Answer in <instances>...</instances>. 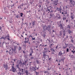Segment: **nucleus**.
<instances>
[{
    "label": "nucleus",
    "mask_w": 75,
    "mask_h": 75,
    "mask_svg": "<svg viewBox=\"0 0 75 75\" xmlns=\"http://www.w3.org/2000/svg\"><path fill=\"white\" fill-rule=\"evenodd\" d=\"M42 28L43 30L42 32H45V31H47L48 29V25L47 26L46 25H44L42 26Z\"/></svg>",
    "instance_id": "1"
},
{
    "label": "nucleus",
    "mask_w": 75,
    "mask_h": 75,
    "mask_svg": "<svg viewBox=\"0 0 75 75\" xmlns=\"http://www.w3.org/2000/svg\"><path fill=\"white\" fill-rule=\"evenodd\" d=\"M11 50H12V52H11V54H16V47L15 46L14 49L12 47L11 48Z\"/></svg>",
    "instance_id": "2"
},
{
    "label": "nucleus",
    "mask_w": 75,
    "mask_h": 75,
    "mask_svg": "<svg viewBox=\"0 0 75 75\" xmlns=\"http://www.w3.org/2000/svg\"><path fill=\"white\" fill-rule=\"evenodd\" d=\"M54 3H53V6H57V4H58V1H59V0H57V1H53Z\"/></svg>",
    "instance_id": "3"
},
{
    "label": "nucleus",
    "mask_w": 75,
    "mask_h": 75,
    "mask_svg": "<svg viewBox=\"0 0 75 75\" xmlns=\"http://www.w3.org/2000/svg\"><path fill=\"white\" fill-rule=\"evenodd\" d=\"M48 29H47V31L49 33V34H51V25H48Z\"/></svg>",
    "instance_id": "4"
},
{
    "label": "nucleus",
    "mask_w": 75,
    "mask_h": 75,
    "mask_svg": "<svg viewBox=\"0 0 75 75\" xmlns=\"http://www.w3.org/2000/svg\"><path fill=\"white\" fill-rule=\"evenodd\" d=\"M36 68H37V66H35V67H32L31 68L30 67V69L31 70H32V71H36V70H37Z\"/></svg>",
    "instance_id": "5"
},
{
    "label": "nucleus",
    "mask_w": 75,
    "mask_h": 75,
    "mask_svg": "<svg viewBox=\"0 0 75 75\" xmlns=\"http://www.w3.org/2000/svg\"><path fill=\"white\" fill-rule=\"evenodd\" d=\"M25 41H24V43H28V41H29V38H28V37L25 38Z\"/></svg>",
    "instance_id": "6"
},
{
    "label": "nucleus",
    "mask_w": 75,
    "mask_h": 75,
    "mask_svg": "<svg viewBox=\"0 0 75 75\" xmlns=\"http://www.w3.org/2000/svg\"><path fill=\"white\" fill-rule=\"evenodd\" d=\"M69 1H70V3H71V4L74 6V5L75 4V2L74 1L71 0H69Z\"/></svg>",
    "instance_id": "7"
},
{
    "label": "nucleus",
    "mask_w": 75,
    "mask_h": 75,
    "mask_svg": "<svg viewBox=\"0 0 75 75\" xmlns=\"http://www.w3.org/2000/svg\"><path fill=\"white\" fill-rule=\"evenodd\" d=\"M4 68H5L6 70H7V68H8V65H7V64H3Z\"/></svg>",
    "instance_id": "8"
},
{
    "label": "nucleus",
    "mask_w": 75,
    "mask_h": 75,
    "mask_svg": "<svg viewBox=\"0 0 75 75\" xmlns=\"http://www.w3.org/2000/svg\"><path fill=\"white\" fill-rule=\"evenodd\" d=\"M7 37H8V35L6 36L5 37H4V36H3L1 37V39H4V40H6L7 39Z\"/></svg>",
    "instance_id": "9"
},
{
    "label": "nucleus",
    "mask_w": 75,
    "mask_h": 75,
    "mask_svg": "<svg viewBox=\"0 0 75 75\" xmlns=\"http://www.w3.org/2000/svg\"><path fill=\"white\" fill-rule=\"evenodd\" d=\"M35 23H36V21H32V24L33 27H34V26L35 25Z\"/></svg>",
    "instance_id": "10"
},
{
    "label": "nucleus",
    "mask_w": 75,
    "mask_h": 75,
    "mask_svg": "<svg viewBox=\"0 0 75 75\" xmlns=\"http://www.w3.org/2000/svg\"><path fill=\"white\" fill-rule=\"evenodd\" d=\"M38 7L40 9V11H42L43 10V8L42 7H41V6L40 5H39L38 6Z\"/></svg>",
    "instance_id": "11"
},
{
    "label": "nucleus",
    "mask_w": 75,
    "mask_h": 75,
    "mask_svg": "<svg viewBox=\"0 0 75 75\" xmlns=\"http://www.w3.org/2000/svg\"><path fill=\"white\" fill-rule=\"evenodd\" d=\"M59 25V27H60V28H61V29H63L64 28L62 26V23L61 24H58Z\"/></svg>",
    "instance_id": "12"
},
{
    "label": "nucleus",
    "mask_w": 75,
    "mask_h": 75,
    "mask_svg": "<svg viewBox=\"0 0 75 75\" xmlns=\"http://www.w3.org/2000/svg\"><path fill=\"white\" fill-rule=\"evenodd\" d=\"M11 69L12 70V72H14L16 71V68L14 67V66H12L11 68Z\"/></svg>",
    "instance_id": "13"
},
{
    "label": "nucleus",
    "mask_w": 75,
    "mask_h": 75,
    "mask_svg": "<svg viewBox=\"0 0 75 75\" xmlns=\"http://www.w3.org/2000/svg\"><path fill=\"white\" fill-rule=\"evenodd\" d=\"M47 8H48L50 10H52V8H53V6H50L48 7H47Z\"/></svg>",
    "instance_id": "14"
},
{
    "label": "nucleus",
    "mask_w": 75,
    "mask_h": 75,
    "mask_svg": "<svg viewBox=\"0 0 75 75\" xmlns=\"http://www.w3.org/2000/svg\"><path fill=\"white\" fill-rule=\"evenodd\" d=\"M65 58L64 57H62V58L61 59V61L64 63V60H65Z\"/></svg>",
    "instance_id": "15"
},
{
    "label": "nucleus",
    "mask_w": 75,
    "mask_h": 75,
    "mask_svg": "<svg viewBox=\"0 0 75 75\" xmlns=\"http://www.w3.org/2000/svg\"><path fill=\"white\" fill-rule=\"evenodd\" d=\"M45 34H46V32H44L43 33V34L42 35V34H41V35L43 36L44 38H45V36H46V35H45Z\"/></svg>",
    "instance_id": "16"
},
{
    "label": "nucleus",
    "mask_w": 75,
    "mask_h": 75,
    "mask_svg": "<svg viewBox=\"0 0 75 75\" xmlns=\"http://www.w3.org/2000/svg\"><path fill=\"white\" fill-rule=\"evenodd\" d=\"M44 51L45 52H43V58H45V57H46V54L45 53V51Z\"/></svg>",
    "instance_id": "17"
},
{
    "label": "nucleus",
    "mask_w": 75,
    "mask_h": 75,
    "mask_svg": "<svg viewBox=\"0 0 75 75\" xmlns=\"http://www.w3.org/2000/svg\"><path fill=\"white\" fill-rule=\"evenodd\" d=\"M58 55L59 56H61V55H62V52H61V51H60V52H59Z\"/></svg>",
    "instance_id": "18"
},
{
    "label": "nucleus",
    "mask_w": 75,
    "mask_h": 75,
    "mask_svg": "<svg viewBox=\"0 0 75 75\" xmlns=\"http://www.w3.org/2000/svg\"><path fill=\"white\" fill-rule=\"evenodd\" d=\"M69 56L70 57V58H72L73 59L74 58V56L73 55H69Z\"/></svg>",
    "instance_id": "19"
},
{
    "label": "nucleus",
    "mask_w": 75,
    "mask_h": 75,
    "mask_svg": "<svg viewBox=\"0 0 75 75\" xmlns=\"http://www.w3.org/2000/svg\"><path fill=\"white\" fill-rule=\"evenodd\" d=\"M50 50L52 52H55V50L53 48H51Z\"/></svg>",
    "instance_id": "20"
},
{
    "label": "nucleus",
    "mask_w": 75,
    "mask_h": 75,
    "mask_svg": "<svg viewBox=\"0 0 75 75\" xmlns=\"http://www.w3.org/2000/svg\"><path fill=\"white\" fill-rule=\"evenodd\" d=\"M16 17L17 18H20V14H18V15H16Z\"/></svg>",
    "instance_id": "21"
},
{
    "label": "nucleus",
    "mask_w": 75,
    "mask_h": 75,
    "mask_svg": "<svg viewBox=\"0 0 75 75\" xmlns=\"http://www.w3.org/2000/svg\"><path fill=\"white\" fill-rule=\"evenodd\" d=\"M53 15H54V14H53L52 13H50V16L51 17H52Z\"/></svg>",
    "instance_id": "22"
},
{
    "label": "nucleus",
    "mask_w": 75,
    "mask_h": 75,
    "mask_svg": "<svg viewBox=\"0 0 75 75\" xmlns=\"http://www.w3.org/2000/svg\"><path fill=\"white\" fill-rule=\"evenodd\" d=\"M33 48H30V53H33V52H33Z\"/></svg>",
    "instance_id": "23"
},
{
    "label": "nucleus",
    "mask_w": 75,
    "mask_h": 75,
    "mask_svg": "<svg viewBox=\"0 0 75 75\" xmlns=\"http://www.w3.org/2000/svg\"><path fill=\"white\" fill-rule=\"evenodd\" d=\"M47 10H46V11L47 12H48V11H49V12H50V11H51L50 9L48 8L47 7Z\"/></svg>",
    "instance_id": "24"
},
{
    "label": "nucleus",
    "mask_w": 75,
    "mask_h": 75,
    "mask_svg": "<svg viewBox=\"0 0 75 75\" xmlns=\"http://www.w3.org/2000/svg\"><path fill=\"white\" fill-rule=\"evenodd\" d=\"M47 75H50V73H49V72L48 71H44L45 74H47Z\"/></svg>",
    "instance_id": "25"
},
{
    "label": "nucleus",
    "mask_w": 75,
    "mask_h": 75,
    "mask_svg": "<svg viewBox=\"0 0 75 75\" xmlns=\"http://www.w3.org/2000/svg\"><path fill=\"white\" fill-rule=\"evenodd\" d=\"M59 35L61 37L62 36V32L61 31L59 32Z\"/></svg>",
    "instance_id": "26"
},
{
    "label": "nucleus",
    "mask_w": 75,
    "mask_h": 75,
    "mask_svg": "<svg viewBox=\"0 0 75 75\" xmlns=\"http://www.w3.org/2000/svg\"><path fill=\"white\" fill-rule=\"evenodd\" d=\"M8 38H7V40H8V41H10V36L8 34Z\"/></svg>",
    "instance_id": "27"
},
{
    "label": "nucleus",
    "mask_w": 75,
    "mask_h": 75,
    "mask_svg": "<svg viewBox=\"0 0 75 75\" xmlns=\"http://www.w3.org/2000/svg\"><path fill=\"white\" fill-rule=\"evenodd\" d=\"M18 51H20V50H22V48H21V47L20 46H19L18 47Z\"/></svg>",
    "instance_id": "28"
},
{
    "label": "nucleus",
    "mask_w": 75,
    "mask_h": 75,
    "mask_svg": "<svg viewBox=\"0 0 75 75\" xmlns=\"http://www.w3.org/2000/svg\"><path fill=\"white\" fill-rule=\"evenodd\" d=\"M62 8H61V6H60V8H59V10H58V11H61V10H62Z\"/></svg>",
    "instance_id": "29"
},
{
    "label": "nucleus",
    "mask_w": 75,
    "mask_h": 75,
    "mask_svg": "<svg viewBox=\"0 0 75 75\" xmlns=\"http://www.w3.org/2000/svg\"><path fill=\"white\" fill-rule=\"evenodd\" d=\"M18 9H20V8L21 9V10L22 9V8H22V7H21V6L20 5H19V6L18 7Z\"/></svg>",
    "instance_id": "30"
},
{
    "label": "nucleus",
    "mask_w": 75,
    "mask_h": 75,
    "mask_svg": "<svg viewBox=\"0 0 75 75\" xmlns=\"http://www.w3.org/2000/svg\"><path fill=\"white\" fill-rule=\"evenodd\" d=\"M19 65H20L18 64H17L16 65V67L18 69L20 68V67H19Z\"/></svg>",
    "instance_id": "31"
},
{
    "label": "nucleus",
    "mask_w": 75,
    "mask_h": 75,
    "mask_svg": "<svg viewBox=\"0 0 75 75\" xmlns=\"http://www.w3.org/2000/svg\"><path fill=\"white\" fill-rule=\"evenodd\" d=\"M68 32L69 33V34H71L72 33L71 31L69 30H68Z\"/></svg>",
    "instance_id": "32"
},
{
    "label": "nucleus",
    "mask_w": 75,
    "mask_h": 75,
    "mask_svg": "<svg viewBox=\"0 0 75 75\" xmlns=\"http://www.w3.org/2000/svg\"><path fill=\"white\" fill-rule=\"evenodd\" d=\"M20 17H23V15H24V14H23V13H20Z\"/></svg>",
    "instance_id": "33"
},
{
    "label": "nucleus",
    "mask_w": 75,
    "mask_h": 75,
    "mask_svg": "<svg viewBox=\"0 0 75 75\" xmlns=\"http://www.w3.org/2000/svg\"><path fill=\"white\" fill-rule=\"evenodd\" d=\"M35 72L36 75H39V72H37L36 70L35 71Z\"/></svg>",
    "instance_id": "34"
},
{
    "label": "nucleus",
    "mask_w": 75,
    "mask_h": 75,
    "mask_svg": "<svg viewBox=\"0 0 75 75\" xmlns=\"http://www.w3.org/2000/svg\"><path fill=\"white\" fill-rule=\"evenodd\" d=\"M18 64H19V65L20 64H21V65H22V62H21V61H20V62H19Z\"/></svg>",
    "instance_id": "35"
},
{
    "label": "nucleus",
    "mask_w": 75,
    "mask_h": 75,
    "mask_svg": "<svg viewBox=\"0 0 75 75\" xmlns=\"http://www.w3.org/2000/svg\"><path fill=\"white\" fill-rule=\"evenodd\" d=\"M32 38V40L33 41H34V40L35 41L36 40H35V38H33V37Z\"/></svg>",
    "instance_id": "36"
},
{
    "label": "nucleus",
    "mask_w": 75,
    "mask_h": 75,
    "mask_svg": "<svg viewBox=\"0 0 75 75\" xmlns=\"http://www.w3.org/2000/svg\"><path fill=\"white\" fill-rule=\"evenodd\" d=\"M20 6H21H21H22V7H23V6H24V4H23V3H22V4H21V5H20Z\"/></svg>",
    "instance_id": "37"
},
{
    "label": "nucleus",
    "mask_w": 75,
    "mask_h": 75,
    "mask_svg": "<svg viewBox=\"0 0 75 75\" xmlns=\"http://www.w3.org/2000/svg\"><path fill=\"white\" fill-rule=\"evenodd\" d=\"M71 19H72V20H74V18L73 17V16L71 15Z\"/></svg>",
    "instance_id": "38"
},
{
    "label": "nucleus",
    "mask_w": 75,
    "mask_h": 75,
    "mask_svg": "<svg viewBox=\"0 0 75 75\" xmlns=\"http://www.w3.org/2000/svg\"><path fill=\"white\" fill-rule=\"evenodd\" d=\"M53 11H53V10H52H52H51V11L50 12V13H52V12H53Z\"/></svg>",
    "instance_id": "39"
},
{
    "label": "nucleus",
    "mask_w": 75,
    "mask_h": 75,
    "mask_svg": "<svg viewBox=\"0 0 75 75\" xmlns=\"http://www.w3.org/2000/svg\"><path fill=\"white\" fill-rule=\"evenodd\" d=\"M71 52H73V54H75V51L71 50Z\"/></svg>",
    "instance_id": "40"
},
{
    "label": "nucleus",
    "mask_w": 75,
    "mask_h": 75,
    "mask_svg": "<svg viewBox=\"0 0 75 75\" xmlns=\"http://www.w3.org/2000/svg\"><path fill=\"white\" fill-rule=\"evenodd\" d=\"M36 62H37V63L38 64H39V63H40V62H39V61H38V60H36Z\"/></svg>",
    "instance_id": "41"
},
{
    "label": "nucleus",
    "mask_w": 75,
    "mask_h": 75,
    "mask_svg": "<svg viewBox=\"0 0 75 75\" xmlns=\"http://www.w3.org/2000/svg\"><path fill=\"white\" fill-rule=\"evenodd\" d=\"M23 64V65H25V63L24 62H23V63H22V65Z\"/></svg>",
    "instance_id": "42"
},
{
    "label": "nucleus",
    "mask_w": 75,
    "mask_h": 75,
    "mask_svg": "<svg viewBox=\"0 0 75 75\" xmlns=\"http://www.w3.org/2000/svg\"><path fill=\"white\" fill-rule=\"evenodd\" d=\"M9 21L10 23H12V20H10Z\"/></svg>",
    "instance_id": "43"
},
{
    "label": "nucleus",
    "mask_w": 75,
    "mask_h": 75,
    "mask_svg": "<svg viewBox=\"0 0 75 75\" xmlns=\"http://www.w3.org/2000/svg\"><path fill=\"white\" fill-rule=\"evenodd\" d=\"M39 3L41 4V5H42V2L41 1H39Z\"/></svg>",
    "instance_id": "44"
},
{
    "label": "nucleus",
    "mask_w": 75,
    "mask_h": 75,
    "mask_svg": "<svg viewBox=\"0 0 75 75\" xmlns=\"http://www.w3.org/2000/svg\"><path fill=\"white\" fill-rule=\"evenodd\" d=\"M19 69V72H20L21 71V69H20V68H19L18 69Z\"/></svg>",
    "instance_id": "45"
},
{
    "label": "nucleus",
    "mask_w": 75,
    "mask_h": 75,
    "mask_svg": "<svg viewBox=\"0 0 75 75\" xmlns=\"http://www.w3.org/2000/svg\"><path fill=\"white\" fill-rule=\"evenodd\" d=\"M28 56V55H25V58H28V57L27 56Z\"/></svg>",
    "instance_id": "46"
},
{
    "label": "nucleus",
    "mask_w": 75,
    "mask_h": 75,
    "mask_svg": "<svg viewBox=\"0 0 75 75\" xmlns=\"http://www.w3.org/2000/svg\"><path fill=\"white\" fill-rule=\"evenodd\" d=\"M66 51H67V52H69V49L68 48L67 49Z\"/></svg>",
    "instance_id": "47"
},
{
    "label": "nucleus",
    "mask_w": 75,
    "mask_h": 75,
    "mask_svg": "<svg viewBox=\"0 0 75 75\" xmlns=\"http://www.w3.org/2000/svg\"><path fill=\"white\" fill-rule=\"evenodd\" d=\"M67 28H71V27H70V26H69V25H67Z\"/></svg>",
    "instance_id": "48"
},
{
    "label": "nucleus",
    "mask_w": 75,
    "mask_h": 75,
    "mask_svg": "<svg viewBox=\"0 0 75 75\" xmlns=\"http://www.w3.org/2000/svg\"><path fill=\"white\" fill-rule=\"evenodd\" d=\"M24 63H25V65L26 64V63H27V60H25V62H24Z\"/></svg>",
    "instance_id": "49"
},
{
    "label": "nucleus",
    "mask_w": 75,
    "mask_h": 75,
    "mask_svg": "<svg viewBox=\"0 0 75 75\" xmlns=\"http://www.w3.org/2000/svg\"><path fill=\"white\" fill-rule=\"evenodd\" d=\"M25 72L26 73V74H28V71L27 70H26Z\"/></svg>",
    "instance_id": "50"
},
{
    "label": "nucleus",
    "mask_w": 75,
    "mask_h": 75,
    "mask_svg": "<svg viewBox=\"0 0 75 75\" xmlns=\"http://www.w3.org/2000/svg\"><path fill=\"white\" fill-rule=\"evenodd\" d=\"M46 2H47L48 3H50V1H49L47 0L46 1Z\"/></svg>",
    "instance_id": "51"
},
{
    "label": "nucleus",
    "mask_w": 75,
    "mask_h": 75,
    "mask_svg": "<svg viewBox=\"0 0 75 75\" xmlns=\"http://www.w3.org/2000/svg\"><path fill=\"white\" fill-rule=\"evenodd\" d=\"M36 42H37V43H36L35 45H38L37 44H38V42L39 44V42L37 41Z\"/></svg>",
    "instance_id": "52"
},
{
    "label": "nucleus",
    "mask_w": 75,
    "mask_h": 75,
    "mask_svg": "<svg viewBox=\"0 0 75 75\" xmlns=\"http://www.w3.org/2000/svg\"><path fill=\"white\" fill-rule=\"evenodd\" d=\"M30 59H34V57H30Z\"/></svg>",
    "instance_id": "53"
},
{
    "label": "nucleus",
    "mask_w": 75,
    "mask_h": 75,
    "mask_svg": "<svg viewBox=\"0 0 75 75\" xmlns=\"http://www.w3.org/2000/svg\"><path fill=\"white\" fill-rule=\"evenodd\" d=\"M66 74L67 75H69V74H68V71H66Z\"/></svg>",
    "instance_id": "54"
},
{
    "label": "nucleus",
    "mask_w": 75,
    "mask_h": 75,
    "mask_svg": "<svg viewBox=\"0 0 75 75\" xmlns=\"http://www.w3.org/2000/svg\"><path fill=\"white\" fill-rule=\"evenodd\" d=\"M67 48V46H63V48L64 49H65Z\"/></svg>",
    "instance_id": "55"
},
{
    "label": "nucleus",
    "mask_w": 75,
    "mask_h": 75,
    "mask_svg": "<svg viewBox=\"0 0 75 75\" xmlns=\"http://www.w3.org/2000/svg\"><path fill=\"white\" fill-rule=\"evenodd\" d=\"M1 26H0V30H1V31H2V28H1Z\"/></svg>",
    "instance_id": "56"
},
{
    "label": "nucleus",
    "mask_w": 75,
    "mask_h": 75,
    "mask_svg": "<svg viewBox=\"0 0 75 75\" xmlns=\"http://www.w3.org/2000/svg\"><path fill=\"white\" fill-rule=\"evenodd\" d=\"M17 73L18 74V75H20V72H17Z\"/></svg>",
    "instance_id": "57"
},
{
    "label": "nucleus",
    "mask_w": 75,
    "mask_h": 75,
    "mask_svg": "<svg viewBox=\"0 0 75 75\" xmlns=\"http://www.w3.org/2000/svg\"><path fill=\"white\" fill-rule=\"evenodd\" d=\"M56 10L58 11V10H59V8H58L57 7V9Z\"/></svg>",
    "instance_id": "58"
},
{
    "label": "nucleus",
    "mask_w": 75,
    "mask_h": 75,
    "mask_svg": "<svg viewBox=\"0 0 75 75\" xmlns=\"http://www.w3.org/2000/svg\"><path fill=\"white\" fill-rule=\"evenodd\" d=\"M66 20V18H65L64 17L63 18V20Z\"/></svg>",
    "instance_id": "59"
},
{
    "label": "nucleus",
    "mask_w": 75,
    "mask_h": 75,
    "mask_svg": "<svg viewBox=\"0 0 75 75\" xmlns=\"http://www.w3.org/2000/svg\"><path fill=\"white\" fill-rule=\"evenodd\" d=\"M51 59H52V58H49L48 60H49V61H51Z\"/></svg>",
    "instance_id": "60"
},
{
    "label": "nucleus",
    "mask_w": 75,
    "mask_h": 75,
    "mask_svg": "<svg viewBox=\"0 0 75 75\" xmlns=\"http://www.w3.org/2000/svg\"><path fill=\"white\" fill-rule=\"evenodd\" d=\"M63 35L64 37V36H65V33H63Z\"/></svg>",
    "instance_id": "61"
},
{
    "label": "nucleus",
    "mask_w": 75,
    "mask_h": 75,
    "mask_svg": "<svg viewBox=\"0 0 75 75\" xmlns=\"http://www.w3.org/2000/svg\"><path fill=\"white\" fill-rule=\"evenodd\" d=\"M29 25L30 26H31V23H29Z\"/></svg>",
    "instance_id": "62"
},
{
    "label": "nucleus",
    "mask_w": 75,
    "mask_h": 75,
    "mask_svg": "<svg viewBox=\"0 0 75 75\" xmlns=\"http://www.w3.org/2000/svg\"><path fill=\"white\" fill-rule=\"evenodd\" d=\"M30 53V56H31V55H32V54L33 53Z\"/></svg>",
    "instance_id": "63"
},
{
    "label": "nucleus",
    "mask_w": 75,
    "mask_h": 75,
    "mask_svg": "<svg viewBox=\"0 0 75 75\" xmlns=\"http://www.w3.org/2000/svg\"><path fill=\"white\" fill-rule=\"evenodd\" d=\"M20 75H23V74H22V73L20 72Z\"/></svg>",
    "instance_id": "64"
}]
</instances>
